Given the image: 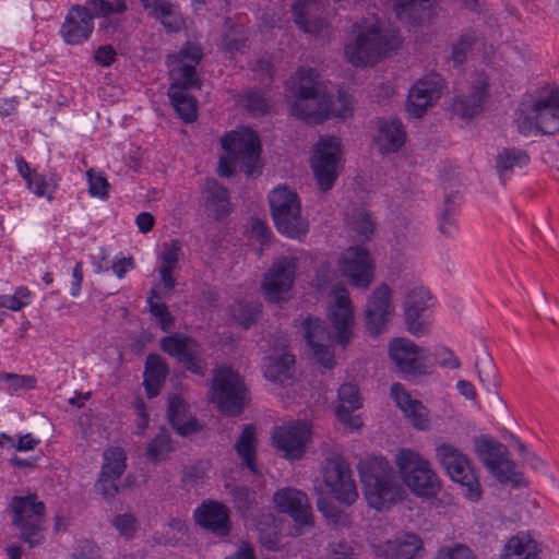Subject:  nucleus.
Wrapping results in <instances>:
<instances>
[{
    "label": "nucleus",
    "mask_w": 559,
    "mask_h": 559,
    "mask_svg": "<svg viewBox=\"0 0 559 559\" xmlns=\"http://www.w3.org/2000/svg\"><path fill=\"white\" fill-rule=\"evenodd\" d=\"M326 320L311 316L302 321L304 337L309 354L326 369L335 366L332 342L341 348L348 347L356 337V313L348 289L344 284L333 285L328 295Z\"/></svg>",
    "instance_id": "nucleus-1"
},
{
    "label": "nucleus",
    "mask_w": 559,
    "mask_h": 559,
    "mask_svg": "<svg viewBox=\"0 0 559 559\" xmlns=\"http://www.w3.org/2000/svg\"><path fill=\"white\" fill-rule=\"evenodd\" d=\"M285 88L287 97L294 98L289 112L298 119L322 122L330 118L347 119L353 116L350 95L340 91L336 96L329 95L325 84L319 80V73L312 68H298L286 82Z\"/></svg>",
    "instance_id": "nucleus-2"
},
{
    "label": "nucleus",
    "mask_w": 559,
    "mask_h": 559,
    "mask_svg": "<svg viewBox=\"0 0 559 559\" xmlns=\"http://www.w3.org/2000/svg\"><path fill=\"white\" fill-rule=\"evenodd\" d=\"M402 38L394 28H385L374 14L362 16L344 43V56L356 68H372L399 49Z\"/></svg>",
    "instance_id": "nucleus-3"
},
{
    "label": "nucleus",
    "mask_w": 559,
    "mask_h": 559,
    "mask_svg": "<svg viewBox=\"0 0 559 559\" xmlns=\"http://www.w3.org/2000/svg\"><path fill=\"white\" fill-rule=\"evenodd\" d=\"M202 57V49L195 43H187L179 52L168 56L167 64L173 80L168 96L174 108L186 122H192L197 118V100L187 93V90L200 87L195 68Z\"/></svg>",
    "instance_id": "nucleus-4"
},
{
    "label": "nucleus",
    "mask_w": 559,
    "mask_h": 559,
    "mask_svg": "<svg viewBox=\"0 0 559 559\" xmlns=\"http://www.w3.org/2000/svg\"><path fill=\"white\" fill-rule=\"evenodd\" d=\"M358 472L369 507L386 511L405 499L406 491L395 479L394 471L385 457L372 455L361 460Z\"/></svg>",
    "instance_id": "nucleus-5"
},
{
    "label": "nucleus",
    "mask_w": 559,
    "mask_h": 559,
    "mask_svg": "<svg viewBox=\"0 0 559 559\" xmlns=\"http://www.w3.org/2000/svg\"><path fill=\"white\" fill-rule=\"evenodd\" d=\"M515 122L524 135L554 134L559 131V90L543 88L523 100Z\"/></svg>",
    "instance_id": "nucleus-6"
},
{
    "label": "nucleus",
    "mask_w": 559,
    "mask_h": 559,
    "mask_svg": "<svg viewBox=\"0 0 559 559\" xmlns=\"http://www.w3.org/2000/svg\"><path fill=\"white\" fill-rule=\"evenodd\" d=\"M126 10L127 4L123 0H86L85 5L73 4L64 16L59 34L68 45H82L93 34L94 17L109 20Z\"/></svg>",
    "instance_id": "nucleus-7"
},
{
    "label": "nucleus",
    "mask_w": 559,
    "mask_h": 559,
    "mask_svg": "<svg viewBox=\"0 0 559 559\" xmlns=\"http://www.w3.org/2000/svg\"><path fill=\"white\" fill-rule=\"evenodd\" d=\"M225 155L219 158L218 174L229 177L238 165L247 174L253 175L261 167V142L258 134L246 127L238 128L221 139Z\"/></svg>",
    "instance_id": "nucleus-8"
},
{
    "label": "nucleus",
    "mask_w": 559,
    "mask_h": 559,
    "mask_svg": "<svg viewBox=\"0 0 559 559\" xmlns=\"http://www.w3.org/2000/svg\"><path fill=\"white\" fill-rule=\"evenodd\" d=\"M393 462L400 479L414 496L432 499L439 495L441 480L431 463L418 451L402 448L395 453Z\"/></svg>",
    "instance_id": "nucleus-9"
},
{
    "label": "nucleus",
    "mask_w": 559,
    "mask_h": 559,
    "mask_svg": "<svg viewBox=\"0 0 559 559\" xmlns=\"http://www.w3.org/2000/svg\"><path fill=\"white\" fill-rule=\"evenodd\" d=\"M269 203L280 234L297 240L308 234L309 222L302 214L301 203L295 191L286 186H277L269 194Z\"/></svg>",
    "instance_id": "nucleus-10"
},
{
    "label": "nucleus",
    "mask_w": 559,
    "mask_h": 559,
    "mask_svg": "<svg viewBox=\"0 0 559 559\" xmlns=\"http://www.w3.org/2000/svg\"><path fill=\"white\" fill-rule=\"evenodd\" d=\"M436 460L450 478L461 486L462 493L467 500L472 502L480 500L479 479L466 455L454 445L441 442L436 447Z\"/></svg>",
    "instance_id": "nucleus-11"
},
{
    "label": "nucleus",
    "mask_w": 559,
    "mask_h": 559,
    "mask_svg": "<svg viewBox=\"0 0 559 559\" xmlns=\"http://www.w3.org/2000/svg\"><path fill=\"white\" fill-rule=\"evenodd\" d=\"M342 142L336 136H322L313 147L311 170L319 189L329 191L343 168Z\"/></svg>",
    "instance_id": "nucleus-12"
},
{
    "label": "nucleus",
    "mask_w": 559,
    "mask_h": 559,
    "mask_svg": "<svg viewBox=\"0 0 559 559\" xmlns=\"http://www.w3.org/2000/svg\"><path fill=\"white\" fill-rule=\"evenodd\" d=\"M305 254L304 251L288 252L273 261L261 284L269 301L280 302L290 297L298 262Z\"/></svg>",
    "instance_id": "nucleus-13"
},
{
    "label": "nucleus",
    "mask_w": 559,
    "mask_h": 559,
    "mask_svg": "<svg viewBox=\"0 0 559 559\" xmlns=\"http://www.w3.org/2000/svg\"><path fill=\"white\" fill-rule=\"evenodd\" d=\"M211 394L213 402L225 414H239L247 402L243 381L229 367H219L214 370Z\"/></svg>",
    "instance_id": "nucleus-14"
},
{
    "label": "nucleus",
    "mask_w": 559,
    "mask_h": 559,
    "mask_svg": "<svg viewBox=\"0 0 559 559\" xmlns=\"http://www.w3.org/2000/svg\"><path fill=\"white\" fill-rule=\"evenodd\" d=\"M13 513V523L20 531L21 537L31 546L43 540V520L45 514L44 502L36 495L14 497L10 502Z\"/></svg>",
    "instance_id": "nucleus-15"
},
{
    "label": "nucleus",
    "mask_w": 559,
    "mask_h": 559,
    "mask_svg": "<svg viewBox=\"0 0 559 559\" xmlns=\"http://www.w3.org/2000/svg\"><path fill=\"white\" fill-rule=\"evenodd\" d=\"M322 477L328 492L338 502L352 506L358 497L356 481L349 464L340 456L326 459Z\"/></svg>",
    "instance_id": "nucleus-16"
},
{
    "label": "nucleus",
    "mask_w": 559,
    "mask_h": 559,
    "mask_svg": "<svg viewBox=\"0 0 559 559\" xmlns=\"http://www.w3.org/2000/svg\"><path fill=\"white\" fill-rule=\"evenodd\" d=\"M476 453L489 473L502 484L520 486L523 476L515 469L504 445L483 438L476 443Z\"/></svg>",
    "instance_id": "nucleus-17"
},
{
    "label": "nucleus",
    "mask_w": 559,
    "mask_h": 559,
    "mask_svg": "<svg viewBox=\"0 0 559 559\" xmlns=\"http://www.w3.org/2000/svg\"><path fill=\"white\" fill-rule=\"evenodd\" d=\"M337 270L352 286L367 288L373 281V262L369 251L360 246L349 247L337 260Z\"/></svg>",
    "instance_id": "nucleus-18"
},
{
    "label": "nucleus",
    "mask_w": 559,
    "mask_h": 559,
    "mask_svg": "<svg viewBox=\"0 0 559 559\" xmlns=\"http://www.w3.org/2000/svg\"><path fill=\"white\" fill-rule=\"evenodd\" d=\"M394 312L392 289L382 283L371 292L364 308L365 326L368 333L372 336L383 333Z\"/></svg>",
    "instance_id": "nucleus-19"
},
{
    "label": "nucleus",
    "mask_w": 559,
    "mask_h": 559,
    "mask_svg": "<svg viewBox=\"0 0 559 559\" xmlns=\"http://www.w3.org/2000/svg\"><path fill=\"white\" fill-rule=\"evenodd\" d=\"M160 347L189 371L204 374L206 365L201 359V346L195 340L174 333L160 340Z\"/></svg>",
    "instance_id": "nucleus-20"
},
{
    "label": "nucleus",
    "mask_w": 559,
    "mask_h": 559,
    "mask_svg": "<svg viewBox=\"0 0 559 559\" xmlns=\"http://www.w3.org/2000/svg\"><path fill=\"white\" fill-rule=\"evenodd\" d=\"M311 428L306 421H290L276 427L272 440L276 449L289 460H299L306 452V444L310 441Z\"/></svg>",
    "instance_id": "nucleus-21"
},
{
    "label": "nucleus",
    "mask_w": 559,
    "mask_h": 559,
    "mask_svg": "<svg viewBox=\"0 0 559 559\" xmlns=\"http://www.w3.org/2000/svg\"><path fill=\"white\" fill-rule=\"evenodd\" d=\"M443 88V79L437 73H429L420 78L408 92L407 112L416 118L423 117L427 109L440 98Z\"/></svg>",
    "instance_id": "nucleus-22"
},
{
    "label": "nucleus",
    "mask_w": 559,
    "mask_h": 559,
    "mask_svg": "<svg viewBox=\"0 0 559 559\" xmlns=\"http://www.w3.org/2000/svg\"><path fill=\"white\" fill-rule=\"evenodd\" d=\"M383 559H416L425 552L421 538L412 532L401 531L374 548Z\"/></svg>",
    "instance_id": "nucleus-23"
},
{
    "label": "nucleus",
    "mask_w": 559,
    "mask_h": 559,
    "mask_svg": "<svg viewBox=\"0 0 559 559\" xmlns=\"http://www.w3.org/2000/svg\"><path fill=\"white\" fill-rule=\"evenodd\" d=\"M127 455L119 447L107 449L103 454V464L97 479V488L105 497H114L118 492L117 481L127 467Z\"/></svg>",
    "instance_id": "nucleus-24"
},
{
    "label": "nucleus",
    "mask_w": 559,
    "mask_h": 559,
    "mask_svg": "<svg viewBox=\"0 0 559 559\" xmlns=\"http://www.w3.org/2000/svg\"><path fill=\"white\" fill-rule=\"evenodd\" d=\"M389 356L405 373L420 374L426 371V350L409 340L394 338L389 345Z\"/></svg>",
    "instance_id": "nucleus-25"
},
{
    "label": "nucleus",
    "mask_w": 559,
    "mask_h": 559,
    "mask_svg": "<svg viewBox=\"0 0 559 559\" xmlns=\"http://www.w3.org/2000/svg\"><path fill=\"white\" fill-rule=\"evenodd\" d=\"M273 501L280 512L287 513L299 525H312V512L307 496L294 488H283L274 493Z\"/></svg>",
    "instance_id": "nucleus-26"
},
{
    "label": "nucleus",
    "mask_w": 559,
    "mask_h": 559,
    "mask_svg": "<svg viewBox=\"0 0 559 559\" xmlns=\"http://www.w3.org/2000/svg\"><path fill=\"white\" fill-rule=\"evenodd\" d=\"M19 175L24 179L27 190L37 198L51 202L59 187L60 178L55 174L45 175L34 169L22 156L15 157Z\"/></svg>",
    "instance_id": "nucleus-27"
},
{
    "label": "nucleus",
    "mask_w": 559,
    "mask_h": 559,
    "mask_svg": "<svg viewBox=\"0 0 559 559\" xmlns=\"http://www.w3.org/2000/svg\"><path fill=\"white\" fill-rule=\"evenodd\" d=\"M391 397L414 428L418 430L429 429V411L419 400L413 399L402 384H392Z\"/></svg>",
    "instance_id": "nucleus-28"
},
{
    "label": "nucleus",
    "mask_w": 559,
    "mask_h": 559,
    "mask_svg": "<svg viewBox=\"0 0 559 559\" xmlns=\"http://www.w3.org/2000/svg\"><path fill=\"white\" fill-rule=\"evenodd\" d=\"M361 405L358 388L354 383H344L340 386L335 416L345 428L357 429L362 426L361 417L353 414L355 411L359 409Z\"/></svg>",
    "instance_id": "nucleus-29"
},
{
    "label": "nucleus",
    "mask_w": 559,
    "mask_h": 559,
    "mask_svg": "<svg viewBox=\"0 0 559 559\" xmlns=\"http://www.w3.org/2000/svg\"><path fill=\"white\" fill-rule=\"evenodd\" d=\"M406 142V132L397 119L380 120L373 135V145L381 155L399 152Z\"/></svg>",
    "instance_id": "nucleus-30"
},
{
    "label": "nucleus",
    "mask_w": 559,
    "mask_h": 559,
    "mask_svg": "<svg viewBox=\"0 0 559 559\" xmlns=\"http://www.w3.org/2000/svg\"><path fill=\"white\" fill-rule=\"evenodd\" d=\"M195 522L217 535H227L230 530L228 510L217 501H206L193 512Z\"/></svg>",
    "instance_id": "nucleus-31"
},
{
    "label": "nucleus",
    "mask_w": 559,
    "mask_h": 559,
    "mask_svg": "<svg viewBox=\"0 0 559 559\" xmlns=\"http://www.w3.org/2000/svg\"><path fill=\"white\" fill-rule=\"evenodd\" d=\"M320 10V0H293L292 12L295 23L305 33L321 35L328 31V23L316 17Z\"/></svg>",
    "instance_id": "nucleus-32"
},
{
    "label": "nucleus",
    "mask_w": 559,
    "mask_h": 559,
    "mask_svg": "<svg viewBox=\"0 0 559 559\" xmlns=\"http://www.w3.org/2000/svg\"><path fill=\"white\" fill-rule=\"evenodd\" d=\"M294 365V355L283 346L265 357L262 369L269 381L284 385L293 379Z\"/></svg>",
    "instance_id": "nucleus-33"
},
{
    "label": "nucleus",
    "mask_w": 559,
    "mask_h": 559,
    "mask_svg": "<svg viewBox=\"0 0 559 559\" xmlns=\"http://www.w3.org/2000/svg\"><path fill=\"white\" fill-rule=\"evenodd\" d=\"M180 251L181 242L177 239H173L163 245L158 255L157 271L162 282V289L165 292L166 296H169L176 286L173 272L178 266Z\"/></svg>",
    "instance_id": "nucleus-34"
},
{
    "label": "nucleus",
    "mask_w": 559,
    "mask_h": 559,
    "mask_svg": "<svg viewBox=\"0 0 559 559\" xmlns=\"http://www.w3.org/2000/svg\"><path fill=\"white\" fill-rule=\"evenodd\" d=\"M168 418L173 428L181 436H189L198 430V421L189 413L186 401L179 394L168 399Z\"/></svg>",
    "instance_id": "nucleus-35"
},
{
    "label": "nucleus",
    "mask_w": 559,
    "mask_h": 559,
    "mask_svg": "<svg viewBox=\"0 0 559 559\" xmlns=\"http://www.w3.org/2000/svg\"><path fill=\"white\" fill-rule=\"evenodd\" d=\"M204 209L207 215L222 219L230 212L227 190L214 180H207L203 190Z\"/></svg>",
    "instance_id": "nucleus-36"
},
{
    "label": "nucleus",
    "mask_w": 559,
    "mask_h": 559,
    "mask_svg": "<svg viewBox=\"0 0 559 559\" xmlns=\"http://www.w3.org/2000/svg\"><path fill=\"white\" fill-rule=\"evenodd\" d=\"M486 96L487 78L480 74L475 80L472 94L454 102L453 112L462 118H473L481 111Z\"/></svg>",
    "instance_id": "nucleus-37"
},
{
    "label": "nucleus",
    "mask_w": 559,
    "mask_h": 559,
    "mask_svg": "<svg viewBox=\"0 0 559 559\" xmlns=\"http://www.w3.org/2000/svg\"><path fill=\"white\" fill-rule=\"evenodd\" d=\"M540 546L531 535L519 533L503 547L499 559H539Z\"/></svg>",
    "instance_id": "nucleus-38"
},
{
    "label": "nucleus",
    "mask_w": 559,
    "mask_h": 559,
    "mask_svg": "<svg viewBox=\"0 0 559 559\" xmlns=\"http://www.w3.org/2000/svg\"><path fill=\"white\" fill-rule=\"evenodd\" d=\"M150 15L158 19L166 29L178 31L182 24L176 7L169 0H140Z\"/></svg>",
    "instance_id": "nucleus-39"
},
{
    "label": "nucleus",
    "mask_w": 559,
    "mask_h": 559,
    "mask_svg": "<svg viewBox=\"0 0 559 559\" xmlns=\"http://www.w3.org/2000/svg\"><path fill=\"white\" fill-rule=\"evenodd\" d=\"M167 373L168 368L162 356L155 354L147 356L144 370V386L148 397H154L158 394Z\"/></svg>",
    "instance_id": "nucleus-40"
},
{
    "label": "nucleus",
    "mask_w": 559,
    "mask_h": 559,
    "mask_svg": "<svg viewBox=\"0 0 559 559\" xmlns=\"http://www.w3.org/2000/svg\"><path fill=\"white\" fill-rule=\"evenodd\" d=\"M235 449L237 455L242 460V463L253 473L255 468V429L252 426H247L239 436Z\"/></svg>",
    "instance_id": "nucleus-41"
},
{
    "label": "nucleus",
    "mask_w": 559,
    "mask_h": 559,
    "mask_svg": "<svg viewBox=\"0 0 559 559\" xmlns=\"http://www.w3.org/2000/svg\"><path fill=\"white\" fill-rule=\"evenodd\" d=\"M346 222L358 241L368 240L374 230V222L365 209H355L352 214L347 215Z\"/></svg>",
    "instance_id": "nucleus-42"
},
{
    "label": "nucleus",
    "mask_w": 559,
    "mask_h": 559,
    "mask_svg": "<svg viewBox=\"0 0 559 559\" xmlns=\"http://www.w3.org/2000/svg\"><path fill=\"white\" fill-rule=\"evenodd\" d=\"M431 295L430 292L424 287H416L412 289L406 296L404 302L405 316L419 314L430 307Z\"/></svg>",
    "instance_id": "nucleus-43"
},
{
    "label": "nucleus",
    "mask_w": 559,
    "mask_h": 559,
    "mask_svg": "<svg viewBox=\"0 0 559 559\" xmlns=\"http://www.w3.org/2000/svg\"><path fill=\"white\" fill-rule=\"evenodd\" d=\"M158 294L155 289H152L147 299L150 306V312L153 318L158 322L159 328L167 332L174 326V317L168 310V307L164 302H159Z\"/></svg>",
    "instance_id": "nucleus-44"
},
{
    "label": "nucleus",
    "mask_w": 559,
    "mask_h": 559,
    "mask_svg": "<svg viewBox=\"0 0 559 559\" xmlns=\"http://www.w3.org/2000/svg\"><path fill=\"white\" fill-rule=\"evenodd\" d=\"M33 294L25 286H20L14 290L13 295H0V308L12 311H20L24 307L31 305Z\"/></svg>",
    "instance_id": "nucleus-45"
},
{
    "label": "nucleus",
    "mask_w": 559,
    "mask_h": 559,
    "mask_svg": "<svg viewBox=\"0 0 559 559\" xmlns=\"http://www.w3.org/2000/svg\"><path fill=\"white\" fill-rule=\"evenodd\" d=\"M527 163L528 156L521 150H504L497 157V168L500 170L523 167Z\"/></svg>",
    "instance_id": "nucleus-46"
},
{
    "label": "nucleus",
    "mask_w": 559,
    "mask_h": 559,
    "mask_svg": "<svg viewBox=\"0 0 559 559\" xmlns=\"http://www.w3.org/2000/svg\"><path fill=\"white\" fill-rule=\"evenodd\" d=\"M112 526L126 539H132L139 531L138 519L131 513L118 514L111 520Z\"/></svg>",
    "instance_id": "nucleus-47"
},
{
    "label": "nucleus",
    "mask_w": 559,
    "mask_h": 559,
    "mask_svg": "<svg viewBox=\"0 0 559 559\" xmlns=\"http://www.w3.org/2000/svg\"><path fill=\"white\" fill-rule=\"evenodd\" d=\"M260 313V305L257 302H238L233 307L234 319L242 326L247 328L254 322Z\"/></svg>",
    "instance_id": "nucleus-48"
},
{
    "label": "nucleus",
    "mask_w": 559,
    "mask_h": 559,
    "mask_svg": "<svg viewBox=\"0 0 559 559\" xmlns=\"http://www.w3.org/2000/svg\"><path fill=\"white\" fill-rule=\"evenodd\" d=\"M86 179L88 183V193L100 200H107L109 197V183L107 179L95 173L93 169L86 171Z\"/></svg>",
    "instance_id": "nucleus-49"
},
{
    "label": "nucleus",
    "mask_w": 559,
    "mask_h": 559,
    "mask_svg": "<svg viewBox=\"0 0 559 559\" xmlns=\"http://www.w3.org/2000/svg\"><path fill=\"white\" fill-rule=\"evenodd\" d=\"M171 450L169 437L162 432L148 444L146 453L151 460L158 462L165 460Z\"/></svg>",
    "instance_id": "nucleus-50"
},
{
    "label": "nucleus",
    "mask_w": 559,
    "mask_h": 559,
    "mask_svg": "<svg viewBox=\"0 0 559 559\" xmlns=\"http://www.w3.org/2000/svg\"><path fill=\"white\" fill-rule=\"evenodd\" d=\"M317 506L322 515L331 523L341 525H346L348 523V515L326 498H320Z\"/></svg>",
    "instance_id": "nucleus-51"
},
{
    "label": "nucleus",
    "mask_w": 559,
    "mask_h": 559,
    "mask_svg": "<svg viewBox=\"0 0 559 559\" xmlns=\"http://www.w3.org/2000/svg\"><path fill=\"white\" fill-rule=\"evenodd\" d=\"M0 381L8 383L7 390L9 392H16L22 389H33L35 386V379L31 376H19L15 373H1Z\"/></svg>",
    "instance_id": "nucleus-52"
},
{
    "label": "nucleus",
    "mask_w": 559,
    "mask_h": 559,
    "mask_svg": "<svg viewBox=\"0 0 559 559\" xmlns=\"http://www.w3.org/2000/svg\"><path fill=\"white\" fill-rule=\"evenodd\" d=\"M336 271L329 263H324L316 271L312 285L318 292H324L336 280Z\"/></svg>",
    "instance_id": "nucleus-53"
},
{
    "label": "nucleus",
    "mask_w": 559,
    "mask_h": 559,
    "mask_svg": "<svg viewBox=\"0 0 559 559\" xmlns=\"http://www.w3.org/2000/svg\"><path fill=\"white\" fill-rule=\"evenodd\" d=\"M331 559H359L354 547L345 540L332 542L329 546Z\"/></svg>",
    "instance_id": "nucleus-54"
},
{
    "label": "nucleus",
    "mask_w": 559,
    "mask_h": 559,
    "mask_svg": "<svg viewBox=\"0 0 559 559\" xmlns=\"http://www.w3.org/2000/svg\"><path fill=\"white\" fill-rule=\"evenodd\" d=\"M475 44V36L472 33L463 35L454 45L452 49V57L455 63H462L472 46Z\"/></svg>",
    "instance_id": "nucleus-55"
},
{
    "label": "nucleus",
    "mask_w": 559,
    "mask_h": 559,
    "mask_svg": "<svg viewBox=\"0 0 559 559\" xmlns=\"http://www.w3.org/2000/svg\"><path fill=\"white\" fill-rule=\"evenodd\" d=\"M435 559H475L473 551L463 545L441 548Z\"/></svg>",
    "instance_id": "nucleus-56"
},
{
    "label": "nucleus",
    "mask_w": 559,
    "mask_h": 559,
    "mask_svg": "<svg viewBox=\"0 0 559 559\" xmlns=\"http://www.w3.org/2000/svg\"><path fill=\"white\" fill-rule=\"evenodd\" d=\"M405 323L409 333L421 336L429 332L430 321L419 314L405 316Z\"/></svg>",
    "instance_id": "nucleus-57"
},
{
    "label": "nucleus",
    "mask_w": 559,
    "mask_h": 559,
    "mask_svg": "<svg viewBox=\"0 0 559 559\" xmlns=\"http://www.w3.org/2000/svg\"><path fill=\"white\" fill-rule=\"evenodd\" d=\"M110 267L114 274L121 280L128 272L135 269V261L132 257L116 255Z\"/></svg>",
    "instance_id": "nucleus-58"
},
{
    "label": "nucleus",
    "mask_w": 559,
    "mask_h": 559,
    "mask_svg": "<svg viewBox=\"0 0 559 559\" xmlns=\"http://www.w3.org/2000/svg\"><path fill=\"white\" fill-rule=\"evenodd\" d=\"M71 559H103L98 546L91 542L81 543L72 554Z\"/></svg>",
    "instance_id": "nucleus-59"
},
{
    "label": "nucleus",
    "mask_w": 559,
    "mask_h": 559,
    "mask_svg": "<svg viewBox=\"0 0 559 559\" xmlns=\"http://www.w3.org/2000/svg\"><path fill=\"white\" fill-rule=\"evenodd\" d=\"M245 106L247 109L254 114H265L269 109V104L260 93L250 92L246 95Z\"/></svg>",
    "instance_id": "nucleus-60"
},
{
    "label": "nucleus",
    "mask_w": 559,
    "mask_h": 559,
    "mask_svg": "<svg viewBox=\"0 0 559 559\" xmlns=\"http://www.w3.org/2000/svg\"><path fill=\"white\" fill-rule=\"evenodd\" d=\"M437 364L444 368L456 369L460 367V360L454 353L445 347L439 348L436 353Z\"/></svg>",
    "instance_id": "nucleus-61"
},
{
    "label": "nucleus",
    "mask_w": 559,
    "mask_h": 559,
    "mask_svg": "<svg viewBox=\"0 0 559 559\" xmlns=\"http://www.w3.org/2000/svg\"><path fill=\"white\" fill-rule=\"evenodd\" d=\"M479 380L488 392L496 391L498 382L496 379L495 367L490 361L487 362L485 370H479Z\"/></svg>",
    "instance_id": "nucleus-62"
},
{
    "label": "nucleus",
    "mask_w": 559,
    "mask_h": 559,
    "mask_svg": "<svg viewBox=\"0 0 559 559\" xmlns=\"http://www.w3.org/2000/svg\"><path fill=\"white\" fill-rule=\"evenodd\" d=\"M109 253L105 248H99L97 253L91 257V263L95 273H104L109 270L108 265Z\"/></svg>",
    "instance_id": "nucleus-63"
},
{
    "label": "nucleus",
    "mask_w": 559,
    "mask_h": 559,
    "mask_svg": "<svg viewBox=\"0 0 559 559\" xmlns=\"http://www.w3.org/2000/svg\"><path fill=\"white\" fill-rule=\"evenodd\" d=\"M272 231L267 225L259 219L252 222L251 238H255L261 245L266 243L270 239Z\"/></svg>",
    "instance_id": "nucleus-64"
}]
</instances>
